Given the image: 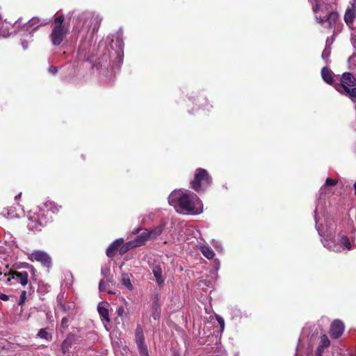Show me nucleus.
<instances>
[{"instance_id": "nucleus-1", "label": "nucleus", "mask_w": 356, "mask_h": 356, "mask_svg": "<svg viewBox=\"0 0 356 356\" xmlns=\"http://www.w3.org/2000/svg\"><path fill=\"white\" fill-rule=\"evenodd\" d=\"M334 88L341 95L356 103V74L348 72L343 73L339 82L335 83Z\"/></svg>"}, {"instance_id": "nucleus-2", "label": "nucleus", "mask_w": 356, "mask_h": 356, "mask_svg": "<svg viewBox=\"0 0 356 356\" xmlns=\"http://www.w3.org/2000/svg\"><path fill=\"white\" fill-rule=\"evenodd\" d=\"M178 204L183 211L190 214H199L202 211L201 200L192 192L181 193L178 198Z\"/></svg>"}, {"instance_id": "nucleus-3", "label": "nucleus", "mask_w": 356, "mask_h": 356, "mask_svg": "<svg viewBox=\"0 0 356 356\" xmlns=\"http://www.w3.org/2000/svg\"><path fill=\"white\" fill-rule=\"evenodd\" d=\"M64 15H60L54 19L51 33L49 35L54 46H59L70 33V26L64 24Z\"/></svg>"}, {"instance_id": "nucleus-4", "label": "nucleus", "mask_w": 356, "mask_h": 356, "mask_svg": "<svg viewBox=\"0 0 356 356\" xmlns=\"http://www.w3.org/2000/svg\"><path fill=\"white\" fill-rule=\"evenodd\" d=\"M212 183V177L204 168H197L193 179L190 182L191 187L196 192L204 191Z\"/></svg>"}, {"instance_id": "nucleus-5", "label": "nucleus", "mask_w": 356, "mask_h": 356, "mask_svg": "<svg viewBox=\"0 0 356 356\" xmlns=\"http://www.w3.org/2000/svg\"><path fill=\"white\" fill-rule=\"evenodd\" d=\"M29 259L31 261H38L42 266L48 269L52 266L51 257L47 252L42 250L33 251L29 254Z\"/></svg>"}, {"instance_id": "nucleus-6", "label": "nucleus", "mask_w": 356, "mask_h": 356, "mask_svg": "<svg viewBox=\"0 0 356 356\" xmlns=\"http://www.w3.org/2000/svg\"><path fill=\"white\" fill-rule=\"evenodd\" d=\"M7 282L13 284L12 280H15L16 282L21 284L22 286H25L29 282V274L26 271H10L8 274Z\"/></svg>"}, {"instance_id": "nucleus-7", "label": "nucleus", "mask_w": 356, "mask_h": 356, "mask_svg": "<svg viewBox=\"0 0 356 356\" xmlns=\"http://www.w3.org/2000/svg\"><path fill=\"white\" fill-rule=\"evenodd\" d=\"M338 19L339 14L337 12L334 11L329 13L325 19L316 16V20L317 22L327 29H332L334 27Z\"/></svg>"}, {"instance_id": "nucleus-8", "label": "nucleus", "mask_w": 356, "mask_h": 356, "mask_svg": "<svg viewBox=\"0 0 356 356\" xmlns=\"http://www.w3.org/2000/svg\"><path fill=\"white\" fill-rule=\"evenodd\" d=\"M28 219L27 227L30 231L34 233L39 232L45 227L35 213L30 216Z\"/></svg>"}, {"instance_id": "nucleus-9", "label": "nucleus", "mask_w": 356, "mask_h": 356, "mask_svg": "<svg viewBox=\"0 0 356 356\" xmlns=\"http://www.w3.org/2000/svg\"><path fill=\"white\" fill-rule=\"evenodd\" d=\"M344 331V324L340 320H334L330 329V335L332 339L339 338Z\"/></svg>"}, {"instance_id": "nucleus-10", "label": "nucleus", "mask_w": 356, "mask_h": 356, "mask_svg": "<svg viewBox=\"0 0 356 356\" xmlns=\"http://www.w3.org/2000/svg\"><path fill=\"white\" fill-rule=\"evenodd\" d=\"M152 301V316L154 320H159L161 316V309L159 303L160 296L159 294H154L151 297Z\"/></svg>"}, {"instance_id": "nucleus-11", "label": "nucleus", "mask_w": 356, "mask_h": 356, "mask_svg": "<svg viewBox=\"0 0 356 356\" xmlns=\"http://www.w3.org/2000/svg\"><path fill=\"white\" fill-rule=\"evenodd\" d=\"M356 17V0H353L351 6L348 8L345 15L344 21L349 26L353 25L354 20Z\"/></svg>"}, {"instance_id": "nucleus-12", "label": "nucleus", "mask_w": 356, "mask_h": 356, "mask_svg": "<svg viewBox=\"0 0 356 356\" xmlns=\"http://www.w3.org/2000/svg\"><path fill=\"white\" fill-rule=\"evenodd\" d=\"M124 241L122 238H118L114 241L107 248L106 255L109 258H113L116 254L117 251L120 250V247L123 244Z\"/></svg>"}, {"instance_id": "nucleus-13", "label": "nucleus", "mask_w": 356, "mask_h": 356, "mask_svg": "<svg viewBox=\"0 0 356 356\" xmlns=\"http://www.w3.org/2000/svg\"><path fill=\"white\" fill-rule=\"evenodd\" d=\"M37 216L40 218V220L42 222L43 225L47 227L50 223L53 222L52 216L50 213H48L47 210L42 207L40 208L39 211L35 213Z\"/></svg>"}, {"instance_id": "nucleus-14", "label": "nucleus", "mask_w": 356, "mask_h": 356, "mask_svg": "<svg viewBox=\"0 0 356 356\" xmlns=\"http://www.w3.org/2000/svg\"><path fill=\"white\" fill-rule=\"evenodd\" d=\"M333 75L334 73L328 67H324L321 69V76L323 81L326 83L331 85L334 87V85L336 82L334 81Z\"/></svg>"}, {"instance_id": "nucleus-15", "label": "nucleus", "mask_w": 356, "mask_h": 356, "mask_svg": "<svg viewBox=\"0 0 356 356\" xmlns=\"http://www.w3.org/2000/svg\"><path fill=\"white\" fill-rule=\"evenodd\" d=\"M108 304L107 302H100L97 306L98 313L102 321H104L107 323H110L111 319L109 318V313L107 306Z\"/></svg>"}, {"instance_id": "nucleus-16", "label": "nucleus", "mask_w": 356, "mask_h": 356, "mask_svg": "<svg viewBox=\"0 0 356 356\" xmlns=\"http://www.w3.org/2000/svg\"><path fill=\"white\" fill-rule=\"evenodd\" d=\"M165 225L166 224L165 222H161L159 225L156 226L152 229H146L147 232H148V234L149 235V238L154 239L157 236L161 235L163 231L164 230Z\"/></svg>"}, {"instance_id": "nucleus-17", "label": "nucleus", "mask_w": 356, "mask_h": 356, "mask_svg": "<svg viewBox=\"0 0 356 356\" xmlns=\"http://www.w3.org/2000/svg\"><path fill=\"white\" fill-rule=\"evenodd\" d=\"M148 240H150L149 235L148 234L147 230L145 229L143 232L138 235L136 238L132 240L131 241L134 243V246L136 248L145 245Z\"/></svg>"}, {"instance_id": "nucleus-18", "label": "nucleus", "mask_w": 356, "mask_h": 356, "mask_svg": "<svg viewBox=\"0 0 356 356\" xmlns=\"http://www.w3.org/2000/svg\"><path fill=\"white\" fill-rule=\"evenodd\" d=\"M42 207L44 209V210H47L48 213H50L53 219L54 216L58 213L60 209L61 208V207L58 206L54 202H47L44 204Z\"/></svg>"}, {"instance_id": "nucleus-19", "label": "nucleus", "mask_w": 356, "mask_h": 356, "mask_svg": "<svg viewBox=\"0 0 356 356\" xmlns=\"http://www.w3.org/2000/svg\"><path fill=\"white\" fill-rule=\"evenodd\" d=\"M323 243L324 247H325L330 251H332L334 252H341L340 247L337 244H336L334 241L331 239L324 238L323 241Z\"/></svg>"}, {"instance_id": "nucleus-20", "label": "nucleus", "mask_w": 356, "mask_h": 356, "mask_svg": "<svg viewBox=\"0 0 356 356\" xmlns=\"http://www.w3.org/2000/svg\"><path fill=\"white\" fill-rule=\"evenodd\" d=\"M145 341V338L143 332V329L141 325L138 324L135 330V342L138 343L139 342Z\"/></svg>"}, {"instance_id": "nucleus-21", "label": "nucleus", "mask_w": 356, "mask_h": 356, "mask_svg": "<svg viewBox=\"0 0 356 356\" xmlns=\"http://www.w3.org/2000/svg\"><path fill=\"white\" fill-rule=\"evenodd\" d=\"M49 330L50 329L48 327L40 329L37 334V337L47 341H50L52 339V334Z\"/></svg>"}, {"instance_id": "nucleus-22", "label": "nucleus", "mask_w": 356, "mask_h": 356, "mask_svg": "<svg viewBox=\"0 0 356 356\" xmlns=\"http://www.w3.org/2000/svg\"><path fill=\"white\" fill-rule=\"evenodd\" d=\"M39 22H40V19L38 18L33 17L29 21V22L27 24L28 27L29 28L33 27V29L35 31L40 26H45V25L48 24V23H49L47 21H43V22H40L39 24H38Z\"/></svg>"}, {"instance_id": "nucleus-23", "label": "nucleus", "mask_w": 356, "mask_h": 356, "mask_svg": "<svg viewBox=\"0 0 356 356\" xmlns=\"http://www.w3.org/2000/svg\"><path fill=\"white\" fill-rule=\"evenodd\" d=\"M102 20V17H100L99 15H92L91 17L90 22L92 25L93 26L92 33H95L98 31Z\"/></svg>"}, {"instance_id": "nucleus-24", "label": "nucleus", "mask_w": 356, "mask_h": 356, "mask_svg": "<svg viewBox=\"0 0 356 356\" xmlns=\"http://www.w3.org/2000/svg\"><path fill=\"white\" fill-rule=\"evenodd\" d=\"M153 273L156 278V282L159 285H162L164 283V280L162 278V270L160 267L156 266L153 269Z\"/></svg>"}, {"instance_id": "nucleus-25", "label": "nucleus", "mask_w": 356, "mask_h": 356, "mask_svg": "<svg viewBox=\"0 0 356 356\" xmlns=\"http://www.w3.org/2000/svg\"><path fill=\"white\" fill-rule=\"evenodd\" d=\"M201 252L208 259H212L215 256V253L213 250L208 246L204 245L201 247Z\"/></svg>"}, {"instance_id": "nucleus-26", "label": "nucleus", "mask_w": 356, "mask_h": 356, "mask_svg": "<svg viewBox=\"0 0 356 356\" xmlns=\"http://www.w3.org/2000/svg\"><path fill=\"white\" fill-rule=\"evenodd\" d=\"M136 248L131 241L124 243L120 247V254L121 255L127 253L129 250Z\"/></svg>"}, {"instance_id": "nucleus-27", "label": "nucleus", "mask_w": 356, "mask_h": 356, "mask_svg": "<svg viewBox=\"0 0 356 356\" xmlns=\"http://www.w3.org/2000/svg\"><path fill=\"white\" fill-rule=\"evenodd\" d=\"M140 356H149L145 341L136 343Z\"/></svg>"}, {"instance_id": "nucleus-28", "label": "nucleus", "mask_w": 356, "mask_h": 356, "mask_svg": "<svg viewBox=\"0 0 356 356\" xmlns=\"http://www.w3.org/2000/svg\"><path fill=\"white\" fill-rule=\"evenodd\" d=\"M340 245L344 246L348 250H352V245L350 239L347 236L343 235L339 240Z\"/></svg>"}, {"instance_id": "nucleus-29", "label": "nucleus", "mask_w": 356, "mask_h": 356, "mask_svg": "<svg viewBox=\"0 0 356 356\" xmlns=\"http://www.w3.org/2000/svg\"><path fill=\"white\" fill-rule=\"evenodd\" d=\"M197 100L198 102L197 106L199 108L209 110V105L206 98L200 96L197 97Z\"/></svg>"}, {"instance_id": "nucleus-30", "label": "nucleus", "mask_w": 356, "mask_h": 356, "mask_svg": "<svg viewBox=\"0 0 356 356\" xmlns=\"http://www.w3.org/2000/svg\"><path fill=\"white\" fill-rule=\"evenodd\" d=\"M181 194L178 192L171 193L168 197V203L170 205L175 206L178 202V198Z\"/></svg>"}, {"instance_id": "nucleus-31", "label": "nucleus", "mask_w": 356, "mask_h": 356, "mask_svg": "<svg viewBox=\"0 0 356 356\" xmlns=\"http://www.w3.org/2000/svg\"><path fill=\"white\" fill-rule=\"evenodd\" d=\"M330 344V339H328V337L326 334H323L321 337V340L318 346L326 348H327Z\"/></svg>"}, {"instance_id": "nucleus-32", "label": "nucleus", "mask_w": 356, "mask_h": 356, "mask_svg": "<svg viewBox=\"0 0 356 356\" xmlns=\"http://www.w3.org/2000/svg\"><path fill=\"white\" fill-rule=\"evenodd\" d=\"M122 284L129 289H132L133 286L129 277H123L121 280Z\"/></svg>"}, {"instance_id": "nucleus-33", "label": "nucleus", "mask_w": 356, "mask_h": 356, "mask_svg": "<svg viewBox=\"0 0 356 356\" xmlns=\"http://www.w3.org/2000/svg\"><path fill=\"white\" fill-rule=\"evenodd\" d=\"M337 184V180L331 178H327L325 182V186H333Z\"/></svg>"}, {"instance_id": "nucleus-34", "label": "nucleus", "mask_w": 356, "mask_h": 356, "mask_svg": "<svg viewBox=\"0 0 356 356\" xmlns=\"http://www.w3.org/2000/svg\"><path fill=\"white\" fill-rule=\"evenodd\" d=\"M26 291L25 290H23L22 292H21V294H20V298H19V305H22L26 300Z\"/></svg>"}, {"instance_id": "nucleus-35", "label": "nucleus", "mask_w": 356, "mask_h": 356, "mask_svg": "<svg viewBox=\"0 0 356 356\" xmlns=\"http://www.w3.org/2000/svg\"><path fill=\"white\" fill-rule=\"evenodd\" d=\"M58 307L65 313L68 312L70 310V306L66 305L65 304H64V303H63L61 302H58Z\"/></svg>"}, {"instance_id": "nucleus-36", "label": "nucleus", "mask_w": 356, "mask_h": 356, "mask_svg": "<svg viewBox=\"0 0 356 356\" xmlns=\"http://www.w3.org/2000/svg\"><path fill=\"white\" fill-rule=\"evenodd\" d=\"M216 318L220 326L221 332H222L225 328V322L223 318L220 316H216Z\"/></svg>"}, {"instance_id": "nucleus-37", "label": "nucleus", "mask_w": 356, "mask_h": 356, "mask_svg": "<svg viewBox=\"0 0 356 356\" xmlns=\"http://www.w3.org/2000/svg\"><path fill=\"white\" fill-rule=\"evenodd\" d=\"M116 313H117L118 316H120V317L123 316V315L124 314V307L123 306L118 307V309H117Z\"/></svg>"}, {"instance_id": "nucleus-38", "label": "nucleus", "mask_w": 356, "mask_h": 356, "mask_svg": "<svg viewBox=\"0 0 356 356\" xmlns=\"http://www.w3.org/2000/svg\"><path fill=\"white\" fill-rule=\"evenodd\" d=\"M324 349H325L324 348H323L320 346H318L317 349H316V356H322Z\"/></svg>"}, {"instance_id": "nucleus-39", "label": "nucleus", "mask_w": 356, "mask_h": 356, "mask_svg": "<svg viewBox=\"0 0 356 356\" xmlns=\"http://www.w3.org/2000/svg\"><path fill=\"white\" fill-rule=\"evenodd\" d=\"M99 289L100 291H104L106 289V284L104 280H101L99 283Z\"/></svg>"}, {"instance_id": "nucleus-40", "label": "nucleus", "mask_w": 356, "mask_h": 356, "mask_svg": "<svg viewBox=\"0 0 356 356\" xmlns=\"http://www.w3.org/2000/svg\"><path fill=\"white\" fill-rule=\"evenodd\" d=\"M321 6L319 3H316L312 6V10L314 13H317L320 10Z\"/></svg>"}, {"instance_id": "nucleus-41", "label": "nucleus", "mask_w": 356, "mask_h": 356, "mask_svg": "<svg viewBox=\"0 0 356 356\" xmlns=\"http://www.w3.org/2000/svg\"><path fill=\"white\" fill-rule=\"evenodd\" d=\"M67 322H68L67 318V317H63L62 318V321H61V325H62V327H67Z\"/></svg>"}, {"instance_id": "nucleus-42", "label": "nucleus", "mask_w": 356, "mask_h": 356, "mask_svg": "<svg viewBox=\"0 0 356 356\" xmlns=\"http://www.w3.org/2000/svg\"><path fill=\"white\" fill-rule=\"evenodd\" d=\"M49 72L53 74H55L58 72V69L55 66H51L49 68Z\"/></svg>"}, {"instance_id": "nucleus-43", "label": "nucleus", "mask_w": 356, "mask_h": 356, "mask_svg": "<svg viewBox=\"0 0 356 356\" xmlns=\"http://www.w3.org/2000/svg\"><path fill=\"white\" fill-rule=\"evenodd\" d=\"M0 299L4 301H8L9 300V297L4 293H0Z\"/></svg>"}, {"instance_id": "nucleus-44", "label": "nucleus", "mask_w": 356, "mask_h": 356, "mask_svg": "<svg viewBox=\"0 0 356 356\" xmlns=\"http://www.w3.org/2000/svg\"><path fill=\"white\" fill-rule=\"evenodd\" d=\"M22 47L24 49H28L29 43L27 41H23L22 42Z\"/></svg>"}, {"instance_id": "nucleus-45", "label": "nucleus", "mask_w": 356, "mask_h": 356, "mask_svg": "<svg viewBox=\"0 0 356 356\" xmlns=\"http://www.w3.org/2000/svg\"><path fill=\"white\" fill-rule=\"evenodd\" d=\"M61 347L63 349L67 347V342L66 341H64L61 345Z\"/></svg>"}, {"instance_id": "nucleus-46", "label": "nucleus", "mask_w": 356, "mask_h": 356, "mask_svg": "<svg viewBox=\"0 0 356 356\" xmlns=\"http://www.w3.org/2000/svg\"><path fill=\"white\" fill-rule=\"evenodd\" d=\"M140 229V228L135 229L134 231H133V234H138L139 232Z\"/></svg>"}, {"instance_id": "nucleus-47", "label": "nucleus", "mask_w": 356, "mask_h": 356, "mask_svg": "<svg viewBox=\"0 0 356 356\" xmlns=\"http://www.w3.org/2000/svg\"><path fill=\"white\" fill-rule=\"evenodd\" d=\"M35 269L34 268V267L33 266H31V273L33 274L35 273Z\"/></svg>"}, {"instance_id": "nucleus-48", "label": "nucleus", "mask_w": 356, "mask_h": 356, "mask_svg": "<svg viewBox=\"0 0 356 356\" xmlns=\"http://www.w3.org/2000/svg\"><path fill=\"white\" fill-rule=\"evenodd\" d=\"M354 191H355V195L356 196V182L354 184Z\"/></svg>"}, {"instance_id": "nucleus-49", "label": "nucleus", "mask_w": 356, "mask_h": 356, "mask_svg": "<svg viewBox=\"0 0 356 356\" xmlns=\"http://www.w3.org/2000/svg\"><path fill=\"white\" fill-rule=\"evenodd\" d=\"M20 196H21V193H19V195H16L15 196V199L17 200V199L19 198Z\"/></svg>"}]
</instances>
